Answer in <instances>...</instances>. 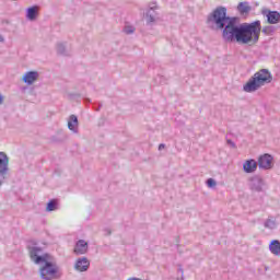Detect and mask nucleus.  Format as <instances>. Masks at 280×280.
Returning a JSON list of instances; mask_svg holds the SVG:
<instances>
[{"label":"nucleus","mask_w":280,"mask_h":280,"mask_svg":"<svg viewBox=\"0 0 280 280\" xmlns=\"http://www.w3.org/2000/svg\"><path fill=\"white\" fill-rule=\"evenodd\" d=\"M207 25L210 30H222V38L225 43L257 45L261 35V21L237 25V18L228 16L225 7L214 9L207 16Z\"/></svg>","instance_id":"nucleus-1"},{"label":"nucleus","mask_w":280,"mask_h":280,"mask_svg":"<svg viewBox=\"0 0 280 280\" xmlns=\"http://www.w3.org/2000/svg\"><path fill=\"white\" fill-rule=\"evenodd\" d=\"M28 255L39 268V277L43 280H56L60 279V268L54 262V257L47 253H43L42 247L34 245L27 246Z\"/></svg>","instance_id":"nucleus-2"},{"label":"nucleus","mask_w":280,"mask_h":280,"mask_svg":"<svg viewBox=\"0 0 280 280\" xmlns=\"http://www.w3.org/2000/svg\"><path fill=\"white\" fill-rule=\"evenodd\" d=\"M271 80L272 74H270V71H268V69H261L243 85V91H245V93H255V91H259L265 84L270 83Z\"/></svg>","instance_id":"nucleus-3"},{"label":"nucleus","mask_w":280,"mask_h":280,"mask_svg":"<svg viewBox=\"0 0 280 280\" xmlns=\"http://www.w3.org/2000/svg\"><path fill=\"white\" fill-rule=\"evenodd\" d=\"M10 178V158L5 152H0V191Z\"/></svg>","instance_id":"nucleus-4"},{"label":"nucleus","mask_w":280,"mask_h":280,"mask_svg":"<svg viewBox=\"0 0 280 280\" xmlns=\"http://www.w3.org/2000/svg\"><path fill=\"white\" fill-rule=\"evenodd\" d=\"M247 186L253 194H264V191H266V180H264L261 175H254L249 177Z\"/></svg>","instance_id":"nucleus-5"},{"label":"nucleus","mask_w":280,"mask_h":280,"mask_svg":"<svg viewBox=\"0 0 280 280\" xmlns=\"http://www.w3.org/2000/svg\"><path fill=\"white\" fill-rule=\"evenodd\" d=\"M145 19H147V24L152 25L159 21L160 15H159V4L156 2H151L149 4V9L145 13Z\"/></svg>","instance_id":"nucleus-6"},{"label":"nucleus","mask_w":280,"mask_h":280,"mask_svg":"<svg viewBox=\"0 0 280 280\" xmlns=\"http://www.w3.org/2000/svg\"><path fill=\"white\" fill-rule=\"evenodd\" d=\"M275 158L272 155L265 153L258 158V167L259 170H272L275 167Z\"/></svg>","instance_id":"nucleus-7"},{"label":"nucleus","mask_w":280,"mask_h":280,"mask_svg":"<svg viewBox=\"0 0 280 280\" xmlns=\"http://www.w3.org/2000/svg\"><path fill=\"white\" fill-rule=\"evenodd\" d=\"M262 16L267 18V22L270 25H277V23H280V13L278 11H270L268 9L261 10Z\"/></svg>","instance_id":"nucleus-8"},{"label":"nucleus","mask_w":280,"mask_h":280,"mask_svg":"<svg viewBox=\"0 0 280 280\" xmlns=\"http://www.w3.org/2000/svg\"><path fill=\"white\" fill-rule=\"evenodd\" d=\"M73 253L74 255H86L89 253V243L84 240H79L75 243Z\"/></svg>","instance_id":"nucleus-9"},{"label":"nucleus","mask_w":280,"mask_h":280,"mask_svg":"<svg viewBox=\"0 0 280 280\" xmlns=\"http://www.w3.org/2000/svg\"><path fill=\"white\" fill-rule=\"evenodd\" d=\"M90 266L91 261H89V258L81 257L75 261L74 270H77L78 272H86Z\"/></svg>","instance_id":"nucleus-10"},{"label":"nucleus","mask_w":280,"mask_h":280,"mask_svg":"<svg viewBox=\"0 0 280 280\" xmlns=\"http://www.w3.org/2000/svg\"><path fill=\"white\" fill-rule=\"evenodd\" d=\"M257 165H258L257 161L247 160L243 164V171L245 172V174H254V172H257Z\"/></svg>","instance_id":"nucleus-11"},{"label":"nucleus","mask_w":280,"mask_h":280,"mask_svg":"<svg viewBox=\"0 0 280 280\" xmlns=\"http://www.w3.org/2000/svg\"><path fill=\"white\" fill-rule=\"evenodd\" d=\"M38 78H39L38 71H28L23 75L22 80L25 84L32 85V83L36 82Z\"/></svg>","instance_id":"nucleus-12"},{"label":"nucleus","mask_w":280,"mask_h":280,"mask_svg":"<svg viewBox=\"0 0 280 280\" xmlns=\"http://www.w3.org/2000/svg\"><path fill=\"white\" fill-rule=\"evenodd\" d=\"M27 21H36L38 19V5H33L26 9Z\"/></svg>","instance_id":"nucleus-13"},{"label":"nucleus","mask_w":280,"mask_h":280,"mask_svg":"<svg viewBox=\"0 0 280 280\" xmlns=\"http://www.w3.org/2000/svg\"><path fill=\"white\" fill-rule=\"evenodd\" d=\"M269 250L271 255H275L276 257H280V241L273 240L269 244Z\"/></svg>","instance_id":"nucleus-14"},{"label":"nucleus","mask_w":280,"mask_h":280,"mask_svg":"<svg viewBox=\"0 0 280 280\" xmlns=\"http://www.w3.org/2000/svg\"><path fill=\"white\" fill-rule=\"evenodd\" d=\"M68 128L71 132L78 133V116L70 115L68 120Z\"/></svg>","instance_id":"nucleus-15"},{"label":"nucleus","mask_w":280,"mask_h":280,"mask_svg":"<svg viewBox=\"0 0 280 280\" xmlns=\"http://www.w3.org/2000/svg\"><path fill=\"white\" fill-rule=\"evenodd\" d=\"M265 229H269L270 231H273V229H277V219L270 217L264 222Z\"/></svg>","instance_id":"nucleus-16"},{"label":"nucleus","mask_w":280,"mask_h":280,"mask_svg":"<svg viewBox=\"0 0 280 280\" xmlns=\"http://www.w3.org/2000/svg\"><path fill=\"white\" fill-rule=\"evenodd\" d=\"M57 54L59 56H71V52L67 50V46L63 43L57 44Z\"/></svg>","instance_id":"nucleus-17"},{"label":"nucleus","mask_w":280,"mask_h":280,"mask_svg":"<svg viewBox=\"0 0 280 280\" xmlns=\"http://www.w3.org/2000/svg\"><path fill=\"white\" fill-rule=\"evenodd\" d=\"M237 10L240 14H248L250 12V5H248V2H241L237 5Z\"/></svg>","instance_id":"nucleus-18"},{"label":"nucleus","mask_w":280,"mask_h":280,"mask_svg":"<svg viewBox=\"0 0 280 280\" xmlns=\"http://www.w3.org/2000/svg\"><path fill=\"white\" fill-rule=\"evenodd\" d=\"M57 209H58V201L56 199H51L46 206L47 212L56 211Z\"/></svg>","instance_id":"nucleus-19"},{"label":"nucleus","mask_w":280,"mask_h":280,"mask_svg":"<svg viewBox=\"0 0 280 280\" xmlns=\"http://www.w3.org/2000/svg\"><path fill=\"white\" fill-rule=\"evenodd\" d=\"M136 30H137V28H135V26L126 24V25L124 26V28H122V32H124L125 34H127V35H130V34H135Z\"/></svg>","instance_id":"nucleus-20"},{"label":"nucleus","mask_w":280,"mask_h":280,"mask_svg":"<svg viewBox=\"0 0 280 280\" xmlns=\"http://www.w3.org/2000/svg\"><path fill=\"white\" fill-rule=\"evenodd\" d=\"M262 34H267L268 36L275 34V26H265L262 28Z\"/></svg>","instance_id":"nucleus-21"},{"label":"nucleus","mask_w":280,"mask_h":280,"mask_svg":"<svg viewBox=\"0 0 280 280\" xmlns=\"http://www.w3.org/2000/svg\"><path fill=\"white\" fill-rule=\"evenodd\" d=\"M207 187H210L211 189H213V187H215L218 185V182H215V179L213 178H208L206 182Z\"/></svg>","instance_id":"nucleus-22"},{"label":"nucleus","mask_w":280,"mask_h":280,"mask_svg":"<svg viewBox=\"0 0 280 280\" xmlns=\"http://www.w3.org/2000/svg\"><path fill=\"white\" fill-rule=\"evenodd\" d=\"M155 82H159L160 84H165V78L162 75H159L155 78Z\"/></svg>","instance_id":"nucleus-23"},{"label":"nucleus","mask_w":280,"mask_h":280,"mask_svg":"<svg viewBox=\"0 0 280 280\" xmlns=\"http://www.w3.org/2000/svg\"><path fill=\"white\" fill-rule=\"evenodd\" d=\"M178 271L180 272L182 278L177 279V280H185V275H184L183 268H179Z\"/></svg>","instance_id":"nucleus-24"},{"label":"nucleus","mask_w":280,"mask_h":280,"mask_svg":"<svg viewBox=\"0 0 280 280\" xmlns=\"http://www.w3.org/2000/svg\"><path fill=\"white\" fill-rule=\"evenodd\" d=\"M228 144L231 145V148H236L235 142H233V140H228Z\"/></svg>","instance_id":"nucleus-25"},{"label":"nucleus","mask_w":280,"mask_h":280,"mask_svg":"<svg viewBox=\"0 0 280 280\" xmlns=\"http://www.w3.org/2000/svg\"><path fill=\"white\" fill-rule=\"evenodd\" d=\"M159 150L161 151V150H165V144L164 143H161L160 145H159Z\"/></svg>","instance_id":"nucleus-26"},{"label":"nucleus","mask_w":280,"mask_h":280,"mask_svg":"<svg viewBox=\"0 0 280 280\" xmlns=\"http://www.w3.org/2000/svg\"><path fill=\"white\" fill-rule=\"evenodd\" d=\"M3 104V95L0 94V106Z\"/></svg>","instance_id":"nucleus-27"},{"label":"nucleus","mask_w":280,"mask_h":280,"mask_svg":"<svg viewBox=\"0 0 280 280\" xmlns=\"http://www.w3.org/2000/svg\"><path fill=\"white\" fill-rule=\"evenodd\" d=\"M102 108V103H100L98 107L95 109L97 113Z\"/></svg>","instance_id":"nucleus-28"},{"label":"nucleus","mask_w":280,"mask_h":280,"mask_svg":"<svg viewBox=\"0 0 280 280\" xmlns=\"http://www.w3.org/2000/svg\"><path fill=\"white\" fill-rule=\"evenodd\" d=\"M4 38L2 35H0V43H3Z\"/></svg>","instance_id":"nucleus-29"},{"label":"nucleus","mask_w":280,"mask_h":280,"mask_svg":"<svg viewBox=\"0 0 280 280\" xmlns=\"http://www.w3.org/2000/svg\"><path fill=\"white\" fill-rule=\"evenodd\" d=\"M85 102L90 103V102H91V98H85Z\"/></svg>","instance_id":"nucleus-30"}]
</instances>
